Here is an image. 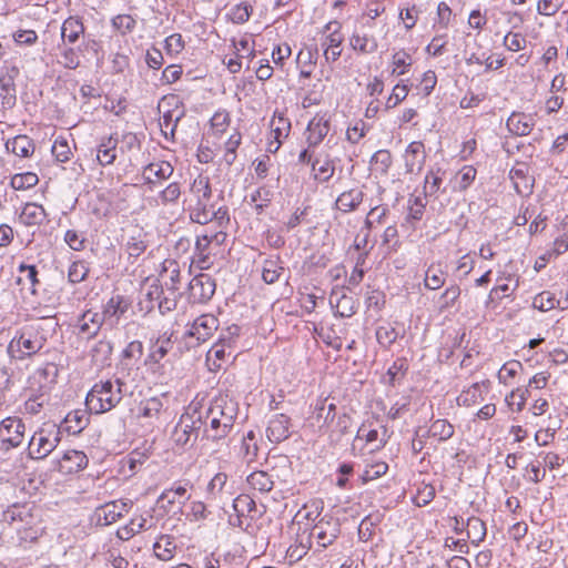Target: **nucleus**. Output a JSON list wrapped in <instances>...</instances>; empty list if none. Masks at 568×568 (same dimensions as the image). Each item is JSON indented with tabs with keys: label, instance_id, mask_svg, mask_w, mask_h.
<instances>
[{
	"label": "nucleus",
	"instance_id": "nucleus-62",
	"mask_svg": "<svg viewBox=\"0 0 568 568\" xmlns=\"http://www.w3.org/2000/svg\"><path fill=\"white\" fill-rule=\"evenodd\" d=\"M388 470L387 463L383 460H377L371 464H367L359 479L362 484H367L372 480H375L382 476H384Z\"/></svg>",
	"mask_w": 568,
	"mask_h": 568
},
{
	"label": "nucleus",
	"instance_id": "nucleus-8",
	"mask_svg": "<svg viewBox=\"0 0 568 568\" xmlns=\"http://www.w3.org/2000/svg\"><path fill=\"white\" fill-rule=\"evenodd\" d=\"M60 442L53 426L44 425L37 429L28 444V455L32 459H43L49 456Z\"/></svg>",
	"mask_w": 568,
	"mask_h": 568
},
{
	"label": "nucleus",
	"instance_id": "nucleus-3",
	"mask_svg": "<svg viewBox=\"0 0 568 568\" xmlns=\"http://www.w3.org/2000/svg\"><path fill=\"white\" fill-rule=\"evenodd\" d=\"M45 337L34 324L17 329L8 345V354L16 361H24L38 354L45 345Z\"/></svg>",
	"mask_w": 568,
	"mask_h": 568
},
{
	"label": "nucleus",
	"instance_id": "nucleus-61",
	"mask_svg": "<svg viewBox=\"0 0 568 568\" xmlns=\"http://www.w3.org/2000/svg\"><path fill=\"white\" fill-rule=\"evenodd\" d=\"M52 155L60 163H65L71 160L73 152L69 145L65 136L59 135L51 148Z\"/></svg>",
	"mask_w": 568,
	"mask_h": 568
},
{
	"label": "nucleus",
	"instance_id": "nucleus-53",
	"mask_svg": "<svg viewBox=\"0 0 568 568\" xmlns=\"http://www.w3.org/2000/svg\"><path fill=\"white\" fill-rule=\"evenodd\" d=\"M284 267L278 257L267 258L263 262L262 278L266 284H274L283 274Z\"/></svg>",
	"mask_w": 568,
	"mask_h": 568
},
{
	"label": "nucleus",
	"instance_id": "nucleus-43",
	"mask_svg": "<svg viewBox=\"0 0 568 568\" xmlns=\"http://www.w3.org/2000/svg\"><path fill=\"white\" fill-rule=\"evenodd\" d=\"M477 178V169L474 165H463L452 178V190L454 192H466Z\"/></svg>",
	"mask_w": 568,
	"mask_h": 568
},
{
	"label": "nucleus",
	"instance_id": "nucleus-17",
	"mask_svg": "<svg viewBox=\"0 0 568 568\" xmlns=\"http://www.w3.org/2000/svg\"><path fill=\"white\" fill-rule=\"evenodd\" d=\"M209 418L210 423L205 429L207 438L220 440L230 434L233 427V417L231 415H226L223 410L214 407L209 410Z\"/></svg>",
	"mask_w": 568,
	"mask_h": 568
},
{
	"label": "nucleus",
	"instance_id": "nucleus-20",
	"mask_svg": "<svg viewBox=\"0 0 568 568\" xmlns=\"http://www.w3.org/2000/svg\"><path fill=\"white\" fill-rule=\"evenodd\" d=\"M131 505V501L122 499L105 503L95 510L98 524L103 526L114 524L130 511Z\"/></svg>",
	"mask_w": 568,
	"mask_h": 568
},
{
	"label": "nucleus",
	"instance_id": "nucleus-33",
	"mask_svg": "<svg viewBox=\"0 0 568 568\" xmlns=\"http://www.w3.org/2000/svg\"><path fill=\"white\" fill-rule=\"evenodd\" d=\"M514 189L520 195H528L532 190V178L529 175L527 164L517 163L509 172Z\"/></svg>",
	"mask_w": 568,
	"mask_h": 568
},
{
	"label": "nucleus",
	"instance_id": "nucleus-31",
	"mask_svg": "<svg viewBox=\"0 0 568 568\" xmlns=\"http://www.w3.org/2000/svg\"><path fill=\"white\" fill-rule=\"evenodd\" d=\"M490 382L488 379L476 382L463 389L457 397V404L464 407H471L484 399V393L488 392Z\"/></svg>",
	"mask_w": 568,
	"mask_h": 568
},
{
	"label": "nucleus",
	"instance_id": "nucleus-26",
	"mask_svg": "<svg viewBox=\"0 0 568 568\" xmlns=\"http://www.w3.org/2000/svg\"><path fill=\"white\" fill-rule=\"evenodd\" d=\"M425 160L426 151L424 143L422 141L410 142L404 152L406 171L409 173L419 172L425 164Z\"/></svg>",
	"mask_w": 568,
	"mask_h": 568
},
{
	"label": "nucleus",
	"instance_id": "nucleus-38",
	"mask_svg": "<svg viewBox=\"0 0 568 568\" xmlns=\"http://www.w3.org/2000/svg\"><path fill=\"white\" fill-rule=\"evenodd\" d=\"M90 423L89 409L77 408L67 414L63 426L68 434H80Z\"/></svg>",
	"mask_w": 568,
	"mask_h": 568
},
{
	"label": "nucleus",
	"instance_id": "nucleus-37",
	"mask_svg": "<svg viewBox=\"0 0 568 568\" xmlns=\"http://www.w3.org/2000/svg\"><path fill=\"white\" fill-rule=\"evenodd\" d=\"M84 32L83 19L79 16H70L62 22L61 39L65 43L74 44Z\"/></svg>",
	"mask_w": 568,
	"mask_h": 568
},
{
	"label": "nucleus",
	"instance_id": "nucleus-19",
	"mask_svg": "<svg viewBox=\"0 0 568 568\" xmlns=\"http://www.w3.org/2000/svg\"><path fill=\"white\" fill-rule=\"evenodd\" d=\"M174 172L173 165L163 160H158L149 163L142 169V178L144 183L149 185L150 190L162 184L170 179Z\"/></svg>",
	"mask_w": 568,
	"mask_h": 568
},
{
	"label": "nucleus",
	"instance_id": "nucleus-24",
	"mask_svg": "<svg viewBox=\"0 0 568 568\" xmlns=\"http://www.w3.org/2000/svg\"><path fill=\"white\" fill-rule=\"evenodd\" d=\"M219 327V320L212 314H203L194 320L186 334L197 342L207 341Z\"/></svg>",
	"mask_w": 568,
	"mask_h": 568
},
{
	"label": "nucleus",
	"instance_id": "nucleus-32",
	"mask_svg": "<svg viewBox=\"0 0 568 568\" xmlns=\"http://www.w3.org/2000/svg\"><path fill=\"white\" fill-rule=\"evenodd\" d=\"M351 49L358 55H369L377 51L378 41L373 34L355 31L348 39Z\"/></svg>",
	"mask_w": 568,
	"mask_h": 568
},
{
	"label": "nucleus",
	"instance_id": "nucleus-9",
	"mask_svg": "<svg viewBox=\"0 0 568 568\" xmlns=\"http://www.w3.org/2000/svg\"><path fill=\"white\" fill-rule=\"evenodd\" d=\"M343 41L342 24L336 20L327 22L321 37L323 55L327 62H336L341 58Z\"/></svg>",
	"mask_w": 568,
	"mask_h": 568
},
{
	"label": "nucleus",
	"instance_id": "nucleus-50",
	"mask_svg": "<svg viewBox=\"0 0 568 568\" xmlns=\"http://www.w3.org/2000/svg\"><path fill=\"white\" fill-rule=\"evenodd\" d=\"M231 122V113L225 109H220L210 119L209 133L215 138H221L229 130Z\"/></svg>",
	"mask_w": 568,
	"mask_h": 568
},
{
	"label": "nucleus",
	"instance_id": "nucleus-44",
	"mask_svg": "<svg viewBox=\"0 0 568 568\" xmlns=\"http://www.w3.org/2000/svg\"><path fill=\"white\" fill-rule=\"evenodd\" d=\"M414 63L413 55L406 49L393 52L389 61V71L393 77H400L410 71Z\"/></svg>",
	"mask_w": 568,
	"mask_h": 568
},
{
	"label": "nucleus",
	"instance_id": "nucleus-55",
	"mask_svg": "<svg viewBox=\"0 0 568 568\" xmlns=\"http://www.w3.org/2000/svg\"><path fill=\"white\" fill-rule=\"evenodd\" d=\"M229 476L224 471L216 473L211 480L207 483L206 486V497L207 499L215 500L217 498H221L225 486L227 484Z\"/></svg>",
	"mask_w": 568,
	"mask_h": 568
},
{
	"label": "nucleus",
	"instance_id": "nucleus-34",
	"mask_svg": "<svg viewBox=\"0 0 568 568\" xmlns=\"http://www.w3.org/2000/svg\"><path fill=\"white\" fill-rule=\"evenodd\" d=\"M103 322V317L99 312H94L91 310L85 311L78 318L77 327L79 334L87 338H92L99 333Z\"/></svg>",
	"mask_w": 568,
	"mask_h": 568
},
{
	"label": "nucleus",
	"instance_id": "nucleus-7",
	"mask_svg": "<svg viewBox=\"0 0 568 568\" xmlns=\"http://www.w3.org/2000/svg\"><path fill=\"white\" fill-rule=\"evenodd\" d=\"M59 372V366L53 362L40 365L28 376L24 393L50 397L58 383Z\"/></svg>",
	"mask_w": 568,
	"mask_h": 568
},
{
	"label": "nucleus",
	"instance_id": "nucleus-28",
	"mask_svg": "<svg viewBox=\"0 0 568 568\" xmlns=\"http://www.w3.org/2000/svg\"><path fill=\"white\" fill-rule=\"evenodd\" d=\"M364 192L362 187L354 186L343 191L335 201V209L344 214L354 212L363 203Z\"/></svg>",
	"mask_w": 568,
	"mask_h": 568
},
{
	"label": "nucleus",
	"instance_id": "nucleus-42",
	"mask_svg": "<svg viewBox=\"0 0 568 568\" xmlns=\"http://www.w3.org/2000/svg\"><path fill=\"white\" fill-rule=\"evenodd\" d=\"M317 61V50L312 47H303L297 53L296 65L300 71V77L310 79L313 74Z\"/></svg>",
	"mask_w": 568,
	"mask_h": 568
},
{
	"label": "nucleus",
	"instance_id": "nucleus-52",
	"mask_svg": "<svg viewBox=\"0 0 568 568\" xmlns=\"http://www.w3.org/2000/svg\"><path fill=\"white\" fill-rule=\"evenodd\" d=\"M445 271L440 267L439 264L432 263L425 272V287L432 291L439 290L445 284Z\"/></svg>",
	"mask_w": 568,
	"mask_h": 568
},
{
	"label": "nucleus",
	"instance_id": "nucleus-45",
	"mask_svg": "<svg viewBox=\"0 0 568 568\" xmlns=\"http://www.w3.org/2000/svg\"><path fill=\"white\" fill-rule=\"evenodd\" d=\"M231 346L224 342L215 343L206 354V363L212 372L221 369L223 363L231 356Z\"/></svg>",
	"mask_w": 568,
	"mask_h": 568
},
{
	"label": "nucleus",
	"instance_id": "nucleus-30",
	"mask_svg": "<svg viewBox=\"0 0 568 568\" xmlns=\"http://www.w3.org/2000/svg\"><path fill=\"white\" fill-rule=\"evenodd\" d=\"M119 139L116 135L111 134L103 136L97 145V162L101 166L112 165L116 160Z\"/></svg>",
	"mask_w": 568,
	"mask_h": 568
},
{
	"label": "nucleus",
	"instance_id": "nucleus-16",
	"mask_svg": "<svg viewBox=\"0 0 568 568\" xmlns=\"http://www.w3.org/2000/svg\"><path fill=\"white\" fill-rule=\"evenodd\" d=\"M356 438L364 442L368 453H374L385 447L389 439V434L384 425L371 427V425L363 424L357 432Z\"/></svg>",
	"mask_w": 568,
	"mask_h": 568
},
{
	"label": "nucleus",
	"instance_id": "nucleus-27",
	"mask_svg": "<svg viewBox=\"0 0 568 568\" xmlns=\"http://www.w3.org/2000/svg\"><path fill=\"white\" fill-rule=\"evenodd\" d=\"M335 161L328 155H320L311 162V174L315 182L327 183L335 173Z\"/></svg>",
	"mask_w": 568,
	"mask_h": 568
},
{
	"label": "nucleus",
	"instance_id": "nucleus-47",
	"mask_svg": "<svg viewBox=\"0 0 568 568\" xmlns=\"http://www.w3.org/2000/svg\"><path fill=\"white\" fill-rule=\"evenodd\" d=\"M246 485L252 491L267 494L273 489L274 481L266 471L255 470L246 477Z\"/></svg>",
	"mask_w": 568,
	"mask_h": 568
},
{
	"label": "nucleus",
	"instance_id": "nucleus-29",
	"mask_svg": "<svg viewBox=\"0 0 568 568\" xmlns=\"http://www.w3.org/2000/svg\"><path fill=\"white\" fill-rule=\"evenodd\" d=\"M291 419L285 414H275L268 422L266 436L272 443H281L290 436Z\"/></svg>",
	"mask_w": 568,
	"mask_h": 568
},
{
	"label": "nucleus",
	"instance_id": "nucleus-64",
	"mask_svg": "<svg viewBox=\"0 0 568 568\" xmlns=\"http://www.w3.org/2000/svg\"><path fill=\"white\" fill-rule=\"evenodd\" d=\"M409 87L406 83H396L385 102V109L392 110L399 105L408 95Z\"/></svg>",
	"mask_w": 568,
	"mask_h": 568
},
{
	"label": "nucleus",
	"instance_id": "nucleus-48",
	"mask_svg": "<svg viewBox=\"0 0 568 568\" xmlns=\"http://www.w3.org/2000/svg\"><path fill=\"white\" fill-rule=\"evenodd\" d=\"M7 150L20 158H30L36 150L33 141L24 134L17 135L6 142Z\"/></svg>",
	"mask_w": 568,
	"mask_h": 568
},
{
	"label": "nucleus",
	"instance_id": "nucleus-49",
	"mask_svg": "<svg viewBox=\"0 0 568 568\" xmlns=\"http://www.w3.org/2000/svg\"><path fill=\"white\" fill-rule=\"evenodd\" d=\"M530 394L526 388L516 387L506 393L504 403L509 412L520 414L527 404Z\"/></svg>",
	"mask_w": 568,
	"mask_h": 568
},
{
	"label": "nucleus",
	"instance_id": "nucleus-6",
	"mask_svg": "<svg viewBox=\"0 0 568 568\" xmlns=\"http://www.w3.org/2000/svg\"><path fill=\"white\" fill-rule=\"evenodd\" d=\"M132 413L138 425L144 427L148 432L159 429L170 417L163 397L159 396L141 400Z\"/></svg>",
	"mask_w": 568,
	"mask_h": 568
},
{
	"label": "nucleus",
	"instance_id": "nucleus-13",
	"mask_svg": "<svg viewBox=\"0 0 568 568\" xmlns=\"http://www.w3.org/2000/svg\"><path fill=\"white\" fill-rule=\"evenodd\" d=\"M53 465L60 475L73 476L88 467L89 458L83 450L67 449L54 459Z\"/></svg>",
	"mask_w": 568,
	"mask_h": 568
},
{
	"label": "nucleus",
	"instance_id": "nucleus-39",
	"mask_svg": "<svg viewBox=\"0 0 568 568\" xmlns=\"http://www.w3.org/2000/svg\"><path fill=\"white\" fill-rule=\"evenodd\" d=\"M178 545L175 537L169 534H161L153 544L155 558L162 561H170L175 557Z\"/></svg>",
	"mask_w": 568,
	"mask_h": 568
},
{
	"label": "nucleus",
	"instance_id": "nucleus-58",
	"mask_svg": "<svg viewBox=\"0 0 568 568\" xmlns=\"http://www.w3.org/2000/svg\"><path fill=\"white\" fill-rule=\"evenodd\" d=\"M183 501L173 494L172 490L164 489L156 500V505L160 509L165 513H178L181 511Z\"/></svg>",
	"mask_w": 568,
	"mask_h": 568
},
{
	"label": "nucleus",
	"instance_id": "nucleus-2",
	"mask_svg": "<svg viewBox=\"0 0 568 568\" xmlns=\"http://www.w3.org/2000/svg\"><path fill=\"white\" fill-rule=\"evenodd\" d=\"M9 524L23 541H34L44 531L41 509L33 501L14 503L3 511Z\"/></svg>",
	"mask_w": 568,
	"mask_h": 568
},
{
	"label": "nucleus",
	"instance_id": "nucleus-1",
	"mask_svg": "<svg viewBox=\"0 0 568 568\" xmlns=\"http://www.w3.org/2000/svg\"><path fill=\"white\" fill-rule=\"evenodd\" d=\"M211 200V180L205 174H199L191 183L185 200L190 220L201 225L213 222L215 226L229 227L231 222L229 207L222 205L214 210Z\"/></svg>",
	"mask_w": 568,
	"mask_h": 568
},
{
	"label": "nucleus",
	"instance_id": "nucleus-40",
	"mask_svg": "<svg viewBox=\"0 0 568 568\" xmlns=\"http://www.w3.org/2000/svg\"><path fill=\"white\" fill-rule=\"evenodd\" d=\"M196 422L193 419V415L186 413L183 414L175 426L173 437L176 444L186 445L192 436H196Z\"/></svg>",
	"mask_w": 568,
	"mask_h": 568
},
{
	"label": "nucleus",
	"instance_id": "nucleus-56",
	"mask_svg": "<svg viewBox=\"0 0 568 568\" xmlns=\"http://www.w3.org/2000/svg\"><path fill=\"white\" fill-rule=\"evenodd\" d=\"M39 183V176L34 172L13 174L10 179V186L16 191H26Z\"/></svg>",
	"mask_w": 568,
	"mask_h": 568
},
{
	"label": "nucleus",
	"instance_id": "nucleus-15",
	"mask_svg": "<svg viewBox=\"0 0 568 568\" xmlns=\"http://www.w3.org/2000/svg\"><path fill=\"white\" fill-rule=\"evenodd\" d=\"M270 129L273 139L267 142L266 151L275 153L291 132V121L284 112L275 111L270 121Z\"/></svg>",
	"mask_w": 568,
	"mask_h": 568
},
{
	"label": "nucleus",
	"instance_id": "nucleus-23",
	"mask_svg": "<svg viewBox=\"0 0 568 568\" xmlns=\"http://www.w3.org/2000/svg\"><path fill=\"white\" fill-rule=\"evenodd\" d=\"M331 129V119L326 113H316L308 122L306 141L316 146L323 142Z\"/></svg>",
	"mask_w": 568,
	"mask_h": 568
},
{
	"label": "nucleus",
	"instance_id": "nucleus-4",
	"mask_svg": "<svg viewBox=\"0 0 568 568\" xmlns=\"http://www.w3.org/2000/svg\"><path fill=\"white\" fill-rule=\"evenodd\" d=\"M216 231H205L196 235L192 262L200 270H209L213 266L215 256L227 239V227L216 226Z\"/></svg>",
	"mask_w": 568,
	"mask_h": 568
},
{
	"label": "nucleus",
	"instance_id": "nucleus-35",
	"mask_svg": "<svg viewBox=\"0 0 568 568\" xmlns=\"http://www.w3.org/2000/svg\"><path fill=\"white\" fill-rule=\"evenodd\" d=\"M233 509L240 524H243V519H256L261 516L253 497L244 493L233 500Z\"/></svg>",
	"mask_w": 568,
	"mask_h": 568
},
{
	"label": "nucleus",
	"instance_id": "nucleus-51",
	"mask_svg": "<svg viewBox=\"0 0 568 568\" xmlns=\"http://www.w3.org/2000/svg\"><path fill=\"white\" fill-rule=\"evenodd\" d=\"M486 535L487 528L484 520L476 516L467 519V538L471 545L478 546L485 540Z\"/></svg>",
	"mask_w": 568,
	"mask_h": 568
},
{
	"label": "nucleus",
	"instance_id": "nucleus-46",
	"mask_svg": "<svg viewBox=\"0 0 568 568\" xmlns=\"http://www.w3.org/2000/svg\"><path fill=\"white\" fill-rule=\"evenodd\" d=\"M393 164L390 151L381 149L376 151L369 160V171L375 176H386Z\"/></svg>",
	"mask_w": 568,
	"mask_h": 568
},
{
	"label": "nucleus",
	"instance_id": "nucleus-60",
	"mask_svg": "<svg viewBox=\"0 0 568 568\" xmlns=\"http://www.w3.org/2000/svg\"><path fill=\"white\" fill-rule=\"evenodd\" d=\"M455 433L454 426L447 419H436L429 427V435L440 442L448 440Z\"/></svg>",
	"mask_w": 568,
	"mask_h": 568
},
{
	"label": "nucleus",
	"instance_id": "nucleus-41",
	"mask_svg": "<svg viewBox=\"0 0 568 568\" xmlns=\"http://www.w3.org/2000/svg\"><path fill=\"white\" fill-rule=\"evenodd\" d=\"M47 212L41 204L28 202L22 206L19 221L26 226H39L47 220Z\"/></svg>",
	"mask_w": 568,
	"mask_h": 568
},
{
	"label": "nucleus",
	"instance_id": "nucleus-12",
	"mask_svg": "<svg viewBox=\"0 0 568 568\" xmlns=\"http://www.w3.org/2000/svg\"><path fill=\"white\" fill-rule=\"evenodd\" d=\"M26 437V425L20 417L10 416L0 422V446L11 449L20 446Z\"/></svg>",
	"mask_w": 568,
	"mask_h": 568
},
{
	"label": "nucleus",
	"instance_id": "nucleus-57",
	"mask_svg": "<svg viewBox=\"0 0 568 568\" xmlns=\"http://www.w3.org/2000/svg\"><path fill=\"white\" fill-rule=\"evenodd\" d=\"M331 304L334 307L335 314L341 317H349L356 312V304L352 296L343 294L336 298H331Z\"/></svg>",
	"mask_w": 568,
	"mask_h": 568
},
{
	"label": "nucleus",
	"instance_id": "nucleus-54",
	"mask_svg": "<svg viewBox=\"0 0 568 568\" xmlns=\"http://www.w3.org/2000/svg\"><path fill=\"white\" fill-rule=\"evenodd\" d=\"M311 547L312 541L306 536V530H303V534L297 536L296 541L288 547L287 557L291 561H298L307 554Z\"/></svg>",
	"mask_w": 568,
	"mask_h": 568
},
{
	"label": "nucleus",
	"instance_id": "nucleus-11",
	"mask_svg": "<svg viewBox=\"0 0 568 568\" xmlns=\"http://www.w3.org/2000/svg\"><path fill=\"white\" fill-rule=\"evenodd\" d=\"M172 342L170 338L160 337L149 348V353L144 358L143 365L146 373L160 378L165 374V365L163 363L168 353L172 349Z\"/></svg>",
	"mask_w": 568,
	"mask_h": 568
},
{
	"label": "nucleus",
	"instance_id": "nucleus-25",
	"mask_svg": "<svg viewBox=\"0 0 568 568\" xmlns=\"http://www.w3.org/2000/svg\"><path fill=\"white\" fill-rule=\"evenodd\" d=\"M130 307L131 302L128 297L121 294H114L103 305L101 316L103 317V321L118 323Z\"/></svg>",
	"mask_w": 568,
	"mask_h": 568
},
{
	"label": "nucleus",
	"instance_id": "nucleus-36",
	"mask_svg": "<svg viewBox=\"0 0 568 568\" xmlns=\"http://www.w3.org/2000/svg\"><path fill=\"white\" fill-rule=\"evenodd\" d=\"M508 131L517 136L528 135L535 126V120L531 114L524 112H513L506 122Z\"/></svg>",
	"mask_w": 568,
	"mask_h": 568
},
{
	"label": "nucleus",
	"instance_id": "nucleus-59",
	"mask_svg": "<svg viewBox=\"0 0 568 568\" xmlns=\"http://www.w3.org/2000/svg\"><path fill=\"white\" fill-rule=\"evenodd\" d=\"M272 192L266 186H261L256 189L251 194V202L253 203V209L256 214H262L265 209H267L272 202Z\"/></svg>",
	"mask_w": 568,
	"mask_h": 568
},
{
	"label": "nucleus",
	"instance_id": "nucleus-21",
	"mask_svg": "<svg viewBox=\"0 0 568 568\" xmlns=\"http://www.w3.org/2000/svg\"><path fill=\"white\" fill-rule=\"evenodd\" d=\"M525 367L518 359L505 362L497 371L496 378L499 385L506 388H516L524 376Z\"/></svg>",
	"mask_w": 568,
	"mask_h": 568
},
{
	"label": "nucleus",
	"instance_id": "nucleus-22",
	"mask_svg": "<svg viewBox=\"0 0 568 568\" xmlns=\"http://www.w3.org/2000/svg\"><path fill=\"white\" fill-rule=\"evenodd\" d=\"M148 233L143 227L135 224L128 231V236L124 240L123 247L130 257L141 256L148 248Z\"/></svg>",
	"mask_w": 568,
	"mask_h": 568
},
{
	"label": "nucleus",
	"instance_id": "nucleus-5",
	"mask_svg": "<svg viewBox=\"0 0 568 568\" xmlns=\"http://www.w3.org/2000/svg\"><path fill=\"white\" fill-rule=\"evenodd\" d=\"M121 398V388L118 381L99 382L88 393L85 406L90 413L102 414L114 408Z\"/></svg>",
	"mask_w": 568,
	"mask_h": 568
},
{
	"label": "nucleus",
	"instance_id": "nucleus-14",
	"mask_svg": "<svg viewBox=\"0 0 568 568\" xmlns=\"http://www.w3.org/2000/svg\"><path fill=\"white\" fill-rule=\"evenodd\" d=\"M304 530H306V536L310 537V540L312 542L315 540L316 545L322 548L332 545L339 532L337 523L333 519L325 518L320 519L311 530L307 528Z\"/></svg>",
	"mask_w": 568,
	"mask_h": 568
},
{
	"label": "nucleus",
	"instance_id": "nucleus-18",
	"mask_svg": "<svg viewBox=\"0 0 568 568\" xmlns=\"http://www.w3.org/2000/svg\"><path fill=\"white\" fill-rule=\"evenodd\" d=\"M215 281L209 274L194 276L189 285V296L193 303H206L215 293Z\"/></svg>",
	"mask_w": 568,
	"mask_h": 568
},
{
	"label": "nucleus",
	"instance_id": "nucleus-63",
	"mask_svg": "<svg viewBox=\"0 0 568 568\" xmlns=\"http://www.w3.org/2000/svg\"><path fill=\"white\" fill-rule=\"evenodd\" d=\"M17 102L16 83L0 79V104L3 109H11Z\"/></svg>",
	"mask_w": 568,
	"mask_h": 568
},
{
	"label": "nucleus",
	"instance_id": "nucleus-10",
	"mask_svg": "<svg viewBox=\"0 0 568 568\" xmlns=\"http://www.w3.org/2000/svg\"><path fill=\"white\" fill-rule=\"evenodd\" d=\"M160 128L162 133L168 136L174 135L179 121L184 115L183 105L180 103L178 97H164L159 103Z\"/></svg>",
	"mask_w": 568,
	"mask_h": 568
}]
</instances>
